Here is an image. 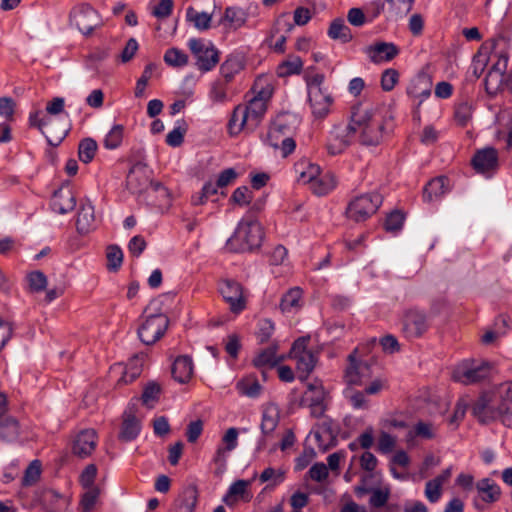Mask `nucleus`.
<instances>
[{"label":"nucleus","instance_id":"obj_1","mask_svg":"<svg viewBox=\"0 0 512 512\" xmlns=\"http://www.w3.org/2000/svg\"><path fill=\"white\" fill-rule=\"evenodd\" d=\"M472 414L482 423L499 419L512 428V381L499 384L491 396L482 395L473 405Z\"/></svg>","mask_w":512,"mask_h":512},{"label":"nucleus","instance_id":"obj_2","mask_svg":"<svg viewBox=\"0 0 512 512\" xmlns=\"http://www.w3.org/2000/svg\"><path fill=\"white\" fill-rule=\"evenodd\" d=\"M349 122L362 145L376 146L383 140L385 121L375 107L360 103L352 106Z\"/></svg>","mask_w":512,"mask_h":512},{"label":"nucleus","instance_id":"obj_3","mask_svg":"<svg viewBox=\"0 0 512 512\" xmlns=\"http://www.w3.org/2000/svg\"><path fill=\"white\" fill-rule=\"evenodd\" d=\"M272 95L270 88L259 91L246 105H238L228 123L231 135H238L241 131H253L261 123L267 110V103Z\"/></svg>","mask_w":512,"mask_h":512},{"label":"nucleus","instance_id":"obj_4","mask_svg":"<svg viewBox=\"0 0 512 512\" xmlns=\"http://www.w3.org/2000/svg\"><path fill=\"white\" fill-rule=\"evenodd\" d=\"M298 123V118L293 114L278 115L268 129L266 143L279 150L282 157L289 156L296 148L293 134Z\"/></svg>","mask_w":512,"mask_h":512},{"label":"nucleus","instance_id":"obj_5","mask_svg":"<svg viewBox=\"0 0 512 512\" xmlns=\"http://www.w3.org/2000/svg\"><path fill=\"white\" fill-rule=\"evenodd\" d=\"M263 239L262 226L257 221L240 222L227 246L235 252H247L258 248Z\"/></svg>","mask_w":512,"mask_h":512},{"label":"nucleus","instance_id":"obj_6","mask_svg":"<svg viewBox=\"0 0 512 512\" xmlns=\"http://www.w3.org/2000/svg\"><path fill=\"white\" fill-rule=\"evenodd\" d=\"M324 75L315 74L307 79L308 101L312 114L317 118H324L330 112L333 97L324 87Z\"/></svg>","mask_w":512,"mask_h":512},{"label":"nucleus","instance_id":"obj_7","mask_svg":"<svg viewBox=\"0 0 512 512\" xmlns=\"http://www.w3.org/2000/svg\"><path fill=\"white\" fill-rule=\"evenodd\" d=\"M169 326V319L163 313L145 315L138 327V337L145 345H153L160 340Z\"/></svg>","mask_w":512,"mask_h":512},{"label":"nucleus","instance_id":"obj_8","mask_svg":"<svg viewBox=\"0 0 512 512\" xmlns=\"http://www.w3.org/2000/svg\"><path fill=\"white\" fill-rule=\"evenodd\" d=\"M492 366L484 361H464L453 372V379L462 384L469 385L482 381L490 376Z\"/></svg>","mask_w":512,"mask_h":512},{"label":"nucleus","instance_id":"obj_9","mask_svg":"<svg viewBox=\"0 0 512 512\" xmlns=\"http://www.w3.org/2000/svg\"><path fill=\"white\" fill-rule=\"evenodd\" d=\"M382 203V196L378 193H369L353 199L347 208L350 219L360 222L373 215Z\"/></svg>","mask_w":512,"mask_h":512},{"label":"nucleus","instance_id":"obj_10","mask_svg":"<svg viewBox=\"0 0 512 512\" xmlns=\"http://www.w3.org/2000/svg\"><path fill=\"white\" fill-rule=\"evenodd\" d=\"M308 338L297 339L290 351L291 358L296 362L298 378L305 380L313 371L317 359L315 354L307 349Z\"/></svg>","mask_w":512,"mask_h":512},{"label":"nucleus","instance_id":"obj_11","mask_svg":"<svg viewBox=\"0 0 512 512\" xmlns=\"http://www.w3.org/2000/svg\"><path fill=\"white\" fill-rule=\"evenodd\" d=\"M188 47L196 58V65L201 71L212 70L219 62V52L211 42L192 38Z\"/></svg>","mask_w":512,"mask_h":512},{"label":"nucleus","instance_id":"obj_12","mask_svg":"<svg viewBox=\"0 0 512 512\" xmlns=\"http://www.w3.org/2000/svg\"><path fill=\"white\" fill-rule=\"evenodd\" d=\"M429 327V319L424 311L411 308L404 312L402 317V333L407 339L422 337Z\"/></svg>","mask_w":512,"mask_h":512},{"label":"nucleus","instance_id":"obj_13","mask_svg":"<svg viewBox=\"0 0 512 512\" xmlns=\"http://www.w3.org/2000/svg\"><path fill=\"white\" fill-rule=\"evenodd\" d=\"M219 292L232 313L239 314L246 308L247 295L240 283L224 279L219 283Z\"/></svg>","mask_w":512,"mask_h":512},{"label":"nucleus","instance_id":"obj_14","mask_svg":"<svg viewBox=\"0 0 512 512\" xmlns=\"http://www.w3.org/2000/svg\"><path fill=\"white\" fill-rule=\"evenodd\" d=\"M355 139L350 122L346 126H337L330 133L326 144L327 151L332 156L339 155L343 153Z\"/></svg>","mask_w":512,"mask_h":512},{"label":"nucleus","instance_id":"obj_15","mask_svg":"<svg viewBox=\"0 0 512 512\" xmlns=\"http://www.w3.org/2000/svg\"><path fill=\"white\" fill-rule=\"evenodd\" d=\"M280 421V408L274 403H267L263 405L260 429L262 437L259 441V446H265L266 442L273 436L274 431L279 425Z\"/></svg>","mask_w":512,"mask_h":512},{"label":"nucleus","instance_id":"obj_16","mask_svg":"<svg viewBox=\"0 0 512 512\" xmlns=\"http://www.w3.org/2000/svg\"><path fill=\"white\" fill-rule=\"evenodd\" d=\"M355 354L356 350L349 355V364L344 373V380L348 385H362L372 376L369 364L357 361Z\"/></svg>","mask_w":512,"mask_h":512},{"label":"nucleus","instance_id":"obj_17","mask_svg":"<svg viewBox=\"0 0 512 512\" xmlns=\"http://www.w3.org/2000/svg\"><path fill=\"white\" fill-rule=\"evenodd\" d=\"M41 112L36 111L34 113H31L29 116V123L30 126L38 128L42 134L45 135L48 143L52 146H57L61 143V141L65 138L67 135V128L63 127L59 129L57 132H53L50 129L51 125V118L48 116L40 117Z\"/></svg>","mask_w":512,"mask_h":512},{"label":"nucleus","instance_id":"obj_18","mask_svg":"<svg viewBox=\"0 0 512 512\" xmlns=\"http://www.w3.org/2000/svg\"><path fill=\"white\" fill-rule=\"evenodd\" d=\"M71 21L83 34H90L99 25V16L90 5L84 4L71 15Z\"/></svg>","mask_w":512,"mask_h":512},{"label":"nucleus","instance_id":"obj_19","mask_svg":"<svg viewBox=\"0 0 512 512\" xmlns=\"http://www.w3.org/2000/svg\"><path fill=\"white\" fill-rule=\"evenodd\" d=\"M150 171L145 164L136 163L130 169L126 185L132 193H142L149 190L150 187Z\"/></svg>","mask_w":512,"mask_h":512},{"label":"nucleus","instance_id":"obj_20","mask_svg":"<svg viewBox=\"0 0 512 512\" xmlns=\"http://www.w3.org/2000/svg\"><path fill=\"white\" fill-rule=\"evenodd\" d=\"M338 431L339 427L333 420L329 418L322 419L314 433L319 448L326 451L335 446Z\"/></svg>","mask_w":512,"mask_h":512},{"label":"nucleus","instance_id":"obj_21","mask_svg":"<svg viewBox=\"0 0 512 512\" xmlns=\"http://www.w3.org/2000/svg\"><path fill=\"white\" fill-rule=\"evenodd\" d=\"M365 53L374 64L386 63L399 54V48L391 42H376L366 47Z\"/></svg>","mask_w":512,"mask_h":512},{"label":"nucleus","instance_id":"obj_22","mask_svg":"<svg viewBox=\"0 0 512 512\" xmlns=\"http://www.w3.org/2000/svg\"><path fill=\"white\" fill-rule=\"evenodd\" d=\"M97 446V433L94 429H85L77 434L73 442V454L79 458L90 456Z\"/></svg>","mask_w":512,"mask_h":512},{"label":"nucleus","instance_id":"obj_23","mask_svg":"<svg viewBox=\"0 0 512 512\" xmlns=\"http://www.w3.org/2000/svg\"><path fill=\"white\" fill-rule=\"evenodd\" d=\"M97 227V220L94 213V207L90 200L81 201L80 208L76 217V229L81 235H86Z\"/></svg>","mask_w":512,"mask_h":512},{"label":"nucleus","instance_id":"obj_24","mask_svg":"<svg viewBox=\"0 0 512 512\" xmlns=\"http://www.w3.org/2000/svg\"><path fill=\"white\" fill-rule=\"evenodd\" d=\"M472 165L478 173H492L498 168V153L492 147L477 151L472 158Z\"/></svg>","mask_w":512,"mask_h":512},{"label":"nucleus","instance_id":"obj_25","mask_svg":"<svg viewBox=\"0 0 512 512\" xmlns=\"http://www.w3.org/2000/svg\"><path fill=\"white\" fill-rule=\"evenodd\" d=\"M431 89V78L427 74L421 73L411 80L407 87V94L414 99H418V105H420L430 96Z\"/></svg>","mask_w":512,"mask_h":512},{"label":"nucleus","instance_id":"obj_26","mask_svg":"<svg viewBox=\"0 0 512 512\" xmlns=\"http://www.w3.org/2000/svg\"><path fill=\"white\" fill-rule=\"evenodd\" d=\"M52 208L59 214H66L76 206V197L69 187H61L54 192L51 200Z\"/></svg>","mask_w":512,"mask_h":512},{"label":"nucleus","instance_id":"obj_27","mask_svg":"<svg viewBox=\"0 0 512 512\" xmlns=\"http://www.w3.org/2000/svg\"><path fill=\"white\" fill-rule=\"evenodd\" d=\"M238 444V430L234 427L229 428L222 437V445L219 446L214 455V462L224 464L227 453L234 450Z\"/></svg>","mask_w":512,"mask_h":512},{"label":"nucleus","instance_id":"obj_28","mask_svg":"<svg viewBox=\"0 0 512 512\" xmlns=\"http://www.w3.org/2000/svg\"><path fill=\"white\" fill-rule=\"evenodd\" d=\"M193 362L189 356H179L172 366V375L179 383L188 382L193 375Z\"/></svg>","mask_w":512,"mask_h":512},{"label":"nucleus","instance_id":"obj_29","mask_svg":"<svg viewBox=\"0 0 512 512\" xmlns=\"http://www.w3.org/2000/svg\"><path fill=\"white\" fill-rule=\"evenodd\" d=\"M478 496L486 503L496 502L501 495L500 487L491 479L484 478L476 483Z\"/></svg>","mask_w":512,"mask_h":512},{"label":"nucleus","instance_id":"obj_30","mask_svg":"<svg viewBox=\"0 0 512 512\" xmlns=\"http://www.w3.org/2000/svg\"><path fill=\"white\" fill-rule=\"evenodd\" d=\"M449 190V181L446 177L441 176L432 179L424 188L423 199L426 202L439 199Z\"/></svg>","mask_w":512,"mask_h":512},{"label":"nucleus","instance_id":"obj_31","mask_svg":"<svg viewBox=\"0 0 512 512\" xmlns=\"http://www.w3.org/2000/svg\"><path fill=\"white\" fill-rule=\"evenodd\" d=\"M302 290L298 287L290 289L281 299L280 309L285 314H295L302 307Z\"/></svg>","mask_w":512,"mask_h":512},{"label":"nucleus","instance_id":"obj_32","mask_svg":"<svg viewBox=\"0 0 512 512\" xmlns=\"http://www.w3.org/2000/svg\"><path fill=\"white\" fill-rule=\"evenodd\" d=\"M140 422L131 411H126L123 415L122 428L119 438L128 442L135 439L140 432Z\"/></svg>","mask_w":512,"mask_h":512},{"label":"nucleus","instance_id":"obj_33","mask_svg":"<svg viewBox=\"0 0 512 512\" xmlns=\"http://www.w3.org/2000/svg\"><path fill=\"white\" fill-rule=\"evenodd\" d=\"M197 499V488L195 486L186 487L175 502V512H193Z\"/></svg>","mask_w":512,"mask_h":512},{"label":"nucleus","instance_id":"obj_34","mask_svg":"<svg viewBox=\"0 0 512 512\" xmlns=\"http://www.w3.org/2000/svg\"><path fill=\"white\" fill-rule=\"evenodd\" d=\"M295 172L298 175V182L309 185L315 177L319 176L320 167L307 160H300L295 164Z\"/></svg>","mask_w":512,"mask_h":512},{"label":"nucleus","instance_id":"obj_35","mask_svg":"<svg viewBox=\"0 0 512 512\" xmlns=\"http://www.w3.org/2000/svg\"><path fill=\"white\" fill-rule=\"evenodd\" d=\"M148 196L154 198L153 204L161 209L169 208L172 202L170 191L158 182L150 184Z\"/></svg>","mask_w":512,"mask_h":512},{"label":"nucleus","instance_id":"obj_36","mask_svg":"<svg viewBox=\"0 0 512 512\" xmlns=\"http://www.w3.org/2000/svg\"><path fill=\"white\" fill-rule=\"evenodd\" d=\"M437 427L430 422L419 421L407 433V441L412 442L415 438L430 440L436 437Z\"/></svg>","mask_w":512,"mask_h":512},{"label":"nucleus","instance_id":"obj_37","mask_svg":"<svg viewBox=\"0 0 512 512\" xmlns=\"http://www.w3.org/2000/svg\"><path fill=\"white\" fill-rule=\"evenodd\" d=\"M43 502L48 512H68V499L53 490H48L43 494Z\"/></svg>","mask_w":512,"mask_h":512},{"label":"nucleus","instance_id":"obj_38","mask_svg":"<svg viewBox=\"0 0 512 512\" xmlns=\"http://www.w3.org/2000/svg\"><path fill=\"white\" fill-rule=\"evenodd\" d=\"M494 57H497V61L493 64L492 68L489 70L486 76V84L501 83L503 80V76L507 70L508 64V56L506 54H494Z\"/></svg>","mask_w":512,"mask_h":512},{"label":"nucleus","instance_id":"obj_39","mask_svg":"<svg viewBox=\"0 0 512 512\" xmlns=\"http://www.w3.org/2000/svg\"><path fill=\"white\" fill-rule=\"evenodd\" d=\"M244 67L242 57L238 55H230L222 63L220 72L226 82H230L236 74H238Z\"/></svg>","mask_w":512,"mask_h":512},{"label":"nucleus","instance_id":"obj_40","mask_svg":"<svg viewBox=\"0 0 512 512\" xmlns=\"http://www.w3.org/2000/svg\"><path fill=\"white\" fill-rule=\"evenodd\" d=\"M336 186V181L333 175L331 174H319L318 177H315V179L309 184V187L311 191L318 195H326L330 191H332Z\"/></svg>","mask_w":512,"mask_h":512},{"label":"nucleus","instance_id":"obj_41","mask_svg":"<svg viewBox=\"0 0 512 512\" xmlns=\"http://www.w3.org/2000/svg\"><path fill=\"white\" fill-rule=\"evenodd\" d=\"M245 21V13L241 9L228 7L226 8L223 17L220 19L219 24L230 29H237L244 25Z\"/></svg>","mask_w":512,"mask_h":512},{"label":"nucleus","instance_id":"obj_42","mask_svg":"<svg viewBox=\"0 0 512 512\" xmlns=\"http://www.w3.org/2000/svg\"><path fill=\"white\" fill-rule=\"evenodd\" d=\"M186 18L197 30L205 31L211 27L212 14L199 12L193 7L187 8Z\"/></svg>","mask_w":512,"mask_h":512},{"label":"nucleus","instance_id":"obj_43","mask_svg":"<svg viewBox=\"0 0 512 512\" xmlns=\"http://www.w3.org/2000/svg\"><path fill=\"white\" fill-rule=\"evenodd\" d=\"M303 62L300 57L291 55L277 67V75L279 77H288L290 75L299 74L302 71Z\"/></svg>","mask_w":512,"mask_h":512},{"label":"nucleus","instance_id":"obj_44","mask_svg":"<svg viewBox=\"0 0 512 512\" xmlns=\"http://www.w3.org/2000/svg\"><path fill=\"white\" fill-rule=\"evenodd\" d=\"M19 435V425L16 419L5 417L0 419V438L3 441L12 442Z\"/></svg>","mask_w":512,"mask_h":512},{"label":"nucleus","instance_id":"obj_45","mask_svg":"<svg viewBox=\"0 0 512 512\" xmlns=\"http://www.w3.org/2000/svg\"><path fill=\"white\" fill-rule=\"evenodd\" d=\"M237 389L241 395L255 398L261 394L262 387L254 376H247L237 383Z\"/></svg>","mask_w":512,"mask_h":512},{"label":"nucleus","instance_id":"obj_46","mask_svg":"<svg viewBox=\"0 0 512 512\" xmlns=\"http://www.w3.org/2000/svg\"><path fill=\"white\" fill-rule=\"evenodd\" d=\"M250 485V481L247 480H237L234 482L227 492V494L224 497V502L227 505L234 504L238 498H245V495L247 494V488Z\"/></svg>","mask_w":512,"mask_h":512},{"label":"nucleus","instance_id":"obj_47","mask_svg":"<svg viewBox=\"0 0 512 512\" xmlns=\"http://www.w3.org/2000/svg\"><path fill=\"white\" fill-rule=\"evenodd\" d=\"M328 35L332 39H339L344 43L349 42L352 39L351 30L347 25H345L342 19H335L332 21L328 30Z\"/></svg>","mask_w":512,"mask_h":512},{"label":"nucleus","instance_id":"obj_48","mask_svg":"<svg viewBox=\"0 0 512 512\" xmlns=\"http://www.w3.org/2000/svg\"><path fill=\"white\" fill-rule=\"evenodd\" d=\"M97 142L92 138H85L79 143L78 156L83 163H89L93 160L97 151Z\"/></svg>","mask_w":512,"mask_h":512},{"label":"nucleus","instance_id":"obj_49","mask_svg":"<svg viewBox=\"0 0 512 512\" xmlns=\"http://www.w3.org/2000/svg\"><path fill=\"white\" fill-rule=\"evenodd\" d=\"M29 291L33 293H39L46 289L48 279L45 274L39 270L32 271L26 276Z\"/></svg>","mask_w":512,"mask_h":512},{"label":"nucleus","instance_id":"obj_50","mask_svg":"<svg viewBox=\"0 0 512 512\" xmlns=\"http://www.w3.org/2000/svg\"><path fill=\"white\" fill-rule=\"evenodd\" d=\"M327 395L322 382L315 380L308 384L307 391L305 392V400L308 402L326 401Z\"/></svg>","mask_w":512,"mask_h":512},{"label":"nucleus","instance_id":"obj_51","mask_svg":"<svg viewBox=\"0 0 512 512\" xmlns=\"http://www.w3.org/2000/svg\"><path fill=\"white\" fill-rule=\"evenodd\" d=\"M276 355V350L274 348H267L259 353L254 359V366L261 367H274L278 362H280Z\"/></svg>","mask_w":512,"mask_h":512},{"label":"nucleus","instance_id":"obj_52","mask_svg":"<svg viewBox=\"0 0 512 512\" xmlns=\"http://www.w3.org/2000/svg\"><path fill=\"white\" fill-rule=\"evenodd\" d=\"M164 61L169 66L182 67L188 63V55L184 51L173 47L165 52Z\"/></svg>","mask_w":512,"mask_h":512},{"label":"nucleus","instance_id":"obj_53","mask_svg":"<svg viewBox=\"0 0 512 512\" xmlns=\"http://www.w3.org/2000/svg\"><path fill=\"white\" fill-rule=\"evenodd\" d=\"M399 82V72L394 68H388L382 72L381 88L385 92L392 91Z\"/></svg>","mask_w":512,"mask_h":512},{"label":"nucleus","instance_id":"obj_54","mask_svg":"<svg viewBox=\"0 0 512 512\" xmlns=\"http://www.w3.org/2000/svg\"><path fill=\"white\" fill-rule=\"evenodd\" d=\"M285 473L281 469H274L271 467L266 468L259 476L262 483L270 482L269 486L279 485L284 481Z\"/></svg>","mask_w":512,"mask_h":512},{"label":"nucleus","instance_id":"obj_55","mask_svg":"<svg viewBox=\"0 0 512 512\" xmlns=\"http://www.w3.org/2000/svg\"><path fill=\"white\" fill-rule=\"evenodd\" d=\"M123 140V126L115 125L107 133L104 139V146L107 149H116L120 146Z\"/></svg>","mask_w":512,"mask_h":512},{"label":"nucleus","instance_id":"obj_56","mask_svg":"<svg viewBox=\"0 0 512 512\" xmlns=\"http://www.w3.org/2000/svg\"><path fill=\"white\" fill-rule=\"evenodd\" d=\"M187 132V124L183 121L166 136V143L171 147H178L183 143L184 135Z\"/></svg>","mask_w":512,"mask_h":512},{"label":"nucleus","instance_id":"obj_57","mask_svg":"<svg viewBox=\"0 0 512 512\" xmlns=\"http://www.w3.org/2000/svg\"><path fill=\"white\" fill-rule=\"evenodd\" d=\"M123 261V253L117 246L107 248V267L109 270H117Z\"/></svg>","mask_w":512,"mask_h":512},{"label":"nucleus","instance_id":"obj_58","mask_svg":"<svg viewBox=\"0 0 512 512\" xmlns=\"http://www.w3.org/2000/svg\"><path fill=\"white\" fill-rule=\"evenodd\" d=\"M472 104L469 102H461L455 108V119L461 125L464 126L470 120L472 116Z\"/></svg>","mask_w":512,"mask_h":512},{"label":"nucleus","instance_id":"obj_59","mask_svg":"<svg viewBox=\"0 0 512 512\" xmlns=\"http://www.w3.org/2000/svg\"><path fill=\"white\" fill-rule=\"evenodd\" d=\"M154 69H155V65L153 63H150L145 67L141 77L138 79L137 84H136V88H135V96L136 97H141L143 95L145 88H146L149 80L152 77V73H153Z\"/></svg>","mask_w":512,"mask_h":512},{"label":"nucleus","instance_id":"obj_60","mask_svg":"<svg viewBox=\"0 0 512 512\" xmlns=\"http://www.w3.org/2000/svg\"><path fill=\"white\" fill-rule=\"evenodd\" d=\"M252 192L247 186L238 187L233 192L230 200L239 206H245L250 203Z\"/></svg>","mask_w":512,"mask_h":512},{"label":"nucleus","instance_id":"obj_61","mask_svg":"<svg viewBox=\"0 0 512 512\" xmlns=\"http://www.w3.org/2000/svg\"><path fill=\"white\" fill-rule=\"evenodd\" d=\"M16 103L10 97L0 98V116L7 121L13 120Z\"/></svg>","mask_w":512,"mask_h":512},{"label":"nucleus","instance_id":"obj_62","mask_svg":"<svg viewBox=\"0 0 512 512\" xmlns=\"http://www.w3.org/2000/svg\"><path fill=\"white\" fill-rule=\"evenodd\" d=\"M442 492L443 489L439 484H436L432 480L426 482L424 494L430 503L438 502L442 496Z\"/></svg>","mask_w":512,"mask_h":512},{"label":"nucleus","instance_id":"obj_63","mask_svg":"<svg viewBox=\"0 0 512 512\" xmlns=\"http://www.w3.org/2000/svg\"><path fill=\"white\" fill-rule=\"evenodd\" d=\"M172 10L173 0H160L159 3L154 6L152 14L159 19H164L171 15Z\"/></svg>","mask_w":512,"mask_h":512},{"label":"nucleus","instance_id":"obj_64","mask_svg":"<svg viewBox=\"0 0 512 512\" xmlns=\"http://www.w3.org/2000/svg\"><path fill=\"white\" fill-rule=\"evenodd\" d=\"M225 351L232 358H237L239 350L241 348L240 339L236 334H230L224 340Z\"/></svg>","mask_w":512,"mask_h":512}]
</instances>
